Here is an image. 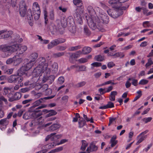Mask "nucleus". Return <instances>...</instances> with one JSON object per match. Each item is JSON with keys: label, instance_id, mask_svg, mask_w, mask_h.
<instances>
[{"label": "nucleus", "instance_id": "f257e3e1", "mask_svg": "<svg viewBox=\"0 0 153 153\" xmlns=\"http://www.w3.org/2000/svg\"><path fill=\"white\" fill-rule=\"evenodd\" d=\"M27 49L26 46H22L18 44L8 45H0V51L7 53V56H9L12 53L17 52L16 53L18 55L22 54Z\"/></svg>", "mask_w": 153, "mask_h": 153}, {"label": "nucleus", "instance_id": "f03ea898", "mask_svg": "<svg viewBox=\"0 0 153 153\" xmlns=\"http://www.w3.org/2000/svg\"><path fill=\"white\" fill-rule=\"evenodd\" d=\"M45 62L46 60L44 57H41L38 58L36 61L38 65L33 71V73L34 75L38 76L44 72L47 74L50 73L51 70L48 68V64Z\"/></svg>", "mask_w": 153, "mask_h": 153}, {"label": "nucleus", "instance_id": "7ed1b4c3", "mask_svg": "<svg viewBox=\"0 0 153 153\" xmlns=\"http://www.w3.org/2000/svg\"><path fill=\"white\" fill-rule=\"evenodd\" d=\"M105 20L104 18H101L100 19L99 17L94 18H90L87 20L88 24L89 27L93 30H95L97 28L99 30H100L101 28H99L98 25H96L97 23L98 24L101 22L103 23L105 22Z\"/></svg>", "mask_w": 153, "mask_h": 153}, {"label": "nucleus", "instance_id": "20e7f679", "mask_svg": "<svg viewBox=\"0 0 153 153\" xmlns=\"http://www.w3.org/2000/svg\"><path fill=\"white\" fill-rule=\"evenodd\" d=\"M68 140L65 139L61 140L60 142L57 143H55L54 142H53L51 143L48 144L46 145L43 146L42 148V150L40 152L41 153H45L47 152L48 150L45 148H48V149H51L53 147L56 146V145H58L60 144H62L67 142Z\"/></svg>", "mask_w": 153, "mask_h": 153}, {"label": "nucleus", "instance_id": "39448f33", "mask_svg": "<svg viewBox=\"0 0 153 153\" xmlns=\"http://www.w3.org/2000/svg\"><path fill=\"white\" fill-rule=\"evenodd\" d=\"M33 12L34 19L38 20L40 16L41 11L39 6L37 2H34L33 4Z\"/></svg>", "mask_w": 153, "mask_h": 153}, {"label": "nucleus", "instance_id": "423d86ee", "mask_svg": "<svg viewBox=\"0 0 153 153\" xmlns=\"http://www.w3.org/2000/svg\"><path fill=\"white\" fill-rule=\"evenodd\" d=\"M27 9L25 2L23 1H21L20 3L19 9L20 14L21 16H25L26 13Z\"/></svg>", "mask_w": 153, "mask_h": 153}, {"label": "nucleus", "instance_id": "0eeeda50", "mask_svg": "<svg viewBox=\"0 0 153 153\" xmlns=\"http://www.w3.org/2000/svg\"><path fill=\"white\" fill-rule=\"evenodd\" d=\"M13 33L12 31H7V30H0V39H5L9 37Z\"/></svg>", "mask_w": 153, "mask_h": 153}, {"label": "nucleus", "instance_id": "6e6552de", "mask_svg": "<svg viewBox=\"0 0 153 153\" xmlns=\"http://www.w3.org/2000/svg\"><path fill=\"white\" fill-rule=\"evenodd\" d=\"M98 149V147L96 146L93 142L90 143L89 146L86 149V151L88 153L95 152Z\"/></svg>", "mask_w": 153, "mask_h": 153}, {"label": "nucleus", "instance_id": "1a4fd4ad", "mask_svg": "<svg viewBox=\"0 0 153 153\" xmlns=\"http://www.w3.org/2000/svg\"><path fill=\"white\" fill-rule=\"evenodd\" d=\"M11 95V94H9L8 95L9 97V100L11 102L19 100L21 97V94L19 92L15 93L13 97H10Z\"/></svg>", "mask_w": 153, "mask_h": 153}, {"label": "nucleus", "instance_id": "9d476101", "mask_svg": "<svg viewBox=\"0 0 153 153\" xmlns=\"http://www.w3.org/2000/svg\"><path fill=\"white\" fill-rule=\"evenodd\" d=\"M123 13V12L121 10H114L111 12V13L110 14V16L114 18H116Z\"/></svg>", "mask_w": 153, "mask_h": 153}, {"label": "nucleus", "instance_id": "9b49d317", "mask_svg": "<svg viewBox=\"0 0 153 153\" xmlns=\"http://www.w3.org/2000/svg\"><path fill=\"white\" fill-rule=\"evenodd\" d=\"M20 36L19 35L16 34H13L11 36V40L13 43L15 42H21L22 41V38H19Z\"/></svg>", "mask_w": 153, "mask_h": 153}, {"label": "nucleus", "instance_id": "f8f14e48", "mask_svg": "<svg viewBox=\"0 0 153 153\" xmlns=\"http://www.w3.org/2000/svg\"><path fill=\"white\" fill-rule=\"evenodd\" d=\"M33 65V62L30 61L27 63L25 65L22 67L21 70L25 71H28L32 68Z\"/></svg>", "mask_w": 153, "mask_h": 153}, {"label": "nucleus", "instance_id": "ddd939ff", "mask_svg": "<svg viewBox=\"0 0 153 153\" xmlns=\"http://www.w3.org/2000/svg\"><path fill=\"white\" fill-rule=\"evenodd\" d=\"M27 19L28 22L31 26L33 25V17L32 14L30 10H28L27 11Z\"/></svg>", "mask_w": 153, "mask_h": 153}, {"label": "nucleus", "instance_id": "4468645a", "mask_svg": "<svg viewBox=\"0 0 153 153\" xmlns=\"http://www.w3.org/2000/svg\"><path fill=\"white\" fill-rule=\"evenodd\" d=\"M38 54L37 53L33 52L30 54L29 56L30 61L33 62H34L38 57Z\"/></svg>", "mask_w": 153, "mask_h": 153}, {"label": "nucleus", "instance_id": "2eb2a0df", "mask_svg": "<svg viewBox=\"0 0 153 153\" xmlns=\"http://www.w3.org/2000/svg\"><path fill=\"white\" fill-rule=\"evenodd\" d=\"M42 114V113L40 110L35 111L32 113L33 117L34 118H37Z\"/></svg>", "mask_w": 153, "mask_h": 153}, {"label": "nucleus", "instance_id": "dca6fc26", "mask_svg": "<svg viewBox=\"0 0 153 153\" xmlns=\"http://www.w3.org/2000/svg\"><path fill=\"white\" fill-rule=\"evenodd\" d=\"M56 134L55 133H52L51 134L48 135L45 138L46 141L48 140L49 139L51 140H53V138L55 137H57L59 138L61 136V135H58L57 136H54Z\"/></svg>", "mask_w": 153, "mask_h": 153}, {"label": "nucleus", "instance_id": "f3484780", "mask_svg": "<svg viewBox=\"0 0 153 153\" xmlns=\"http://www.w3.org/2000/svg\"><path fill=\"white\" fill-rule=\"evenodd\" d=\"M16 77L17 75H13L10 76L8 79V82L10 83H16V79L17 78Z\"/></svg>", "mask_w": 153, "mask_h": 153}, {"label": "nucleus", "instance_id": "a211bd4d", "mask_svg": "<svg viewBox=\"0 0 153 153\" xmlns=\"http://www.w3.org/2000/svg\"><path fill=\"white\" fill-rule=\"evenodd\" d=\"M65 41V39H56L53 40L51 42L54 46H55L59 44L63 43Z\"/></svg>", "mask_w": 153, "mask_h": 153}, {"label": "nucleus", "instance_id": "6ab92c4d", "mask_svg": "<svg viewBox=\"0 0 153 153\" xmlns=\"http://www.w3.org/2000/svg\"><path fill=\"white\" fill-rule=\"evenodd\" d=\"M108 3L113 7H118L117 6L119 4L118 1H117L116 0H110L108 1Z\"/></svg>", "mask_w": 153, "mask_h": 153}, {"label": "nucleus", "instance_id": "aec40b11", "mask_svg": "<svg viewBox=\"0 0 153 153\" xmlns=\"http://www.w3.org/2000/svg\"><path fill=\"white\" fill-rule=\"evenodd\" d=\"M82 54L81 51H78L75 53H72L71 56V59H76L79 57L80 55Z\"/></svg>", "mask_w": 153, "mask_h": 153}, {"label": "nucleus", "instance_id": "412c9836", "mask_svg": "<svg viewBox=\"0 0 153 153\" xmlns=\"http://www.w3.org/2000/svg\"><path fill=\"white\" fill-rule=\"evenodd\" d=\"M147 137V136H144L141 135L140 136V134L138 136L137 138H138V140L136 144L138 145L140 143H141L143 141L145 140Z\"/></svg>", "mask_w": 153, "mask_h": 153}, {"label": "nucleus", "instance_id": "4be33fe9", "mask_svg": "<svg viewBox=\"0 0 153 153\" xmlns=\"http://www.w3.org/2000/svg\"><path fill=\"white\" fill-rule=\"evenodd\" d=\"M91 51V48L89 47H85L82 50V53L84 54H87L89 53Z\"/></svg>", "mask_w": 153, "mask_h": 153}, {"label": "nucleus", "instance_id": "5701e85b", "mask_svg": "<svg viewBox=\"0 0 153 153\" xmlns=\"http://www.w3.org/2000/svg\"><path fill=\"white\" fill-rule=\"evenodd\" d=\"M82 145L80 149L81 150L84 151L88 146V143L85 140H82Z\"/></svg>", "mask_w": 153, "mask_h": 153}, {"label": "nucleus", "instance_id": "b1692460", "mask_svg": "<svg viewBox=\"0 0 153 153\" xmlns=\"http://www.w3.org/2000/svg\"><path fill=\"white\" fill-rule=\"evenodd\" d=\"M9 121L7 118H4L0 120V125L5 127L8 124Z\"/></svg>", "mask_w": 153, "mask_h": 153}, {"label": "nucleus", "instance_id": "393cba45", "mask_svg": "<svg viewBox=\"0 0 153 153\" xmlns=\"http://www.w3.org/2000/svg\"><path fill=\"white\" fill-rule=\"evenodd\" d=\"M60 127V125L58 124H54L49 127V130L50 131H54L59 128Z\"/></svg>", "mask_w": 153, "mask_h": 153}, {"label": "nucleus", "instance_id": "a878e982", "mask_svg": "<svg viewBox=\"0 0 153 153\" xmlns=\"http://www.w3.org/2000/svg\"><path fill=\"white\" fill-rule=\"evenodd\" d=\"M73 2L74 4L79 7L82 6V3L81 0H74Z\"/></svg>", "mask_w": 153, "mask_h": 153}, {"label": "nucleus", "instance_id": "bb28decb", "mask_svg": "<svg viewBox=\"0 0 153 153\" xmlns=\"http://www.w3.org/2000/svg\"><path fill=\"white\" fill-rule=\"evenodd\" d=\"M79 127L81 128L83 127L85 123V122L83 118H81L79 119L78 122Z\"/></svg>", "mask_w": 153, "mask_h": 153}, {"label": "nucleus", "instance_id": "cd10ccee", "mask_svg": "<svg viewBox=\"0 0 153 153\" xmlns=\"http://www.w3.org/2000/svg\"><path fill=\"white\" fill-rule=\"evenodd\" d=\"M31 117L30 112L29 111L25 112L23 116V118L25 120H27Z\"/></svg>", "mask_w": 153, "mask_h": 153}, {"label": "nucleus", "instance_id": "c85d7f7f", "mask_svg": "<svg viewBox=\"0 0 153 153\" xmlns=\"http://www.w3.org/2000/svg\"><path fill=\"white\" fill-rule=\"evenodd\" d=\"M22 59L21 58H19L16 59V57L15 56L14 60V65H17L20 64L22 61Z\"/></svg>", "mask_w": 153, "mask_h": 153}, {"label": "nucleus", "instance_id": "c756f323", "mask_svg": "<svg viewBox=\"0 0 153 153\" xmlns=\"http://www.w3.org/2000/svg\"><path fill=\"white\" fill-rule=\"evenodd\" d=\"M43 99L42 98L40 99H39L35 101L33 103V105H34L35 107L39 106L40 104L42 102V101Z\"/></svg>", "mask_w": 153, "mask_h": 153}, {"label": "nucleus", "instance_id": "7c9ffc66", "mask_svg": "<svg viewBox=\"0 0 153 153\" xmlns=\"http://www.w3.org/2000/svg\"><path fill=\"white\" fill-rule=\"evenodd\" d=\"M79 10V9L78 8L76 10V12L74 14V16H75L76 17H79L80 18V19H81V18L80 17V14L83 13V10H80V11L78 12V11Z\"/></svg>", "mask_w": 153, "mask_h": 153}, {"label": "nucleus", "instance_id": "2f4dec72", "mask_svg": "<svg viewBox=\"0 0 153 153\" xmlns=\"http://www.w3.org/2000/svg\"><path fill=\"white\" fill-rule=\"evenodd\" d=\"M51 70L53 71H57L58 69V65L56 63H53L51 65Z\"/></svg>", "mask_w": 153, "mask_h": 153}, {"label": "nucleus", "instance_id": "473e14b6", "mask_svg": "<svg viewBox=\"0 0 153 153\" xmlns=\"http://www.w3.org/2000/svg\"><path fill=\"white\" fill-rule=\"evenodd\" d=\"M94 59L97 61H102L104 59V57L100 55H98L95 56Z\"/></svg>", "mask_w": 153, "mask_h": 153}, {"label": "nucleus", "instance_id": "72a5a7b5", "mask_svg": "<svg viewBox=\"0 0 153 153\" xmlns=\"http://www.w3.org/2000/svg\"><path fill=\"white\" fill-rule=\"evenodd\" d=\"M86 82L85 81H83L78 83L76 86L77 88H80L84 86L86 84Z\"/></svg>", "mask_w": 153, "mask_h": 153}, {"label": "nucleus", "instance_id": "f704fd0d", "mask_svg": "<svg viewBox=\"0 0 153 153\" xmlns=\"http://www.w3.org/2000/svg\"><path fill=\"white\" fill-rule=\"evenodd\" d=\"M63 149V147H60L56 149H53L51 151L49 152L48 153H53L56 152H59Z\"/></svg>", "mask_w": 153, "mask_h": 153}, {"label": "nucleus", "instance_id": "c9c22d12", "mask_svg": "<svg viewBox=\"0 0 153 153\" xmlns=\"http://www.w3.org/2000/svg\"><path fill=\"white\" fill-rule=\"evenodd\" d=\"M81 48V46L80 45H78L71 47L69 48V50L70 51H72L77 50Z\"/></svg>", "mask_w": 153, "mask_h": 153}, {"label": "nucleus", "instance_id": "e433bc0d", "mask_svg": "<svg viewBox=\"0 0 153 153\" xmlns=\"http://www.w3.org/2000/svg\"><path fill=\"white\" fill-rule=\"evenodd\" d=\"M55 78V77L54 76L51 75L48 76V82L50 84H51L53 82Z\"/></svg>", "mask_w": 153, "mask_h": 153}, {"label": "nucleus", "instance_id": "4c0bfd02", "mask_svg": "<svg viewBox=\"0 0 153 153\" xmlns=\"http://www.w3.org/2000/svg\"><path fill=\"white\" fill-rule=\"evenodd\" d=\"M64 52H58L53 53V56L54 57L57 58L62 56L64 55Z\"/></svg>", "mask_w": 153, "mask_h": 153}, {"label": "nucleus", "instance_id": "58836bf2", "mask_svg": "<svg viewBox=\"0 0 153 153\" xmlns=\"http://www.w3.org/2000/svg\"><path fill=\"white\" fill-rule=\"evenodd\" d=\"M153 64V62L151 58H149L147 62L145 65L146 68H147L149 66Z\"/></svg>", "mask_w": 153, "mask_h": 153}, {"label": "nucleus", "instance_id": "ea45409f", "mask_svg": "<svg viewBox=\"0 0 153 153\" xmlns=\"http://www.w3.org/2000/svg\"><path fill=\"white\" fill-rule=\"evenodd\" d=\"M116 56V58L120 57V58H123L125 56L124 54L121 52H118L116 53L115 55Z\"/></svg>", "mask_w": 153, "mask_h": 153}, {"label": "nucleus", "instance_id": "a19ab883", "mask_svg": "<svg viewBox=\"0 0 153 153\" xmlns=\"http://www.w3.org/2000/svg\"><path fill=\"white\" fill-rule=\"evenodd\" d=\"M149 82V81L145 79L141 80L139 82V84L141 85H145L147 84Z\"/></svg>", "mask_w": 153, "mask_h": 153}, {"label": "nucleus", "instance_id": "79ce46f5", "mask_svg": "<svg viewBox=\"0 0 153 153\" xmlns=\"http://www.w3.org/2000/svg\"><path fill=\"white\" fill-rule=\"evenodd\" d=\"M17 78L16 79V82H17L18 83H20L23 80V78L22 76L17 75Z\"/></svg>", "mask_w": 153, "mask_h": 153}, {"label": "nucleus", "instance_id": "37998d69", "mask_svg": "<svg viewBox=\"0 0 153 153\" xmlns=\"http://www.w3.org/2000/svg\"><path fill=\"white\" fill-rule=\"evenodd\" d=\"M84 33L86 35H89L91 34L90 31L87 26H85L84 27Z\"/></svg>", "mask_w": 153, "mask_h": 153}, {"label": "nucleus", "instance_id": "c03bdc74", "mask_svg": "<svg viewBox=\"0 0 153 153\" xmlns=\"http://www.w3.org/2000/svg\"><path fill=\"white\" fill-rule=\"evenodd\" d=\"M15 56L12 58H10L7 59L6 61V63L7 64H10L12 63H14V60Z\"/></svg>", "mask_w": 153, "mask_h": 153}, {"label": "nucleus", "instance_id": "a18cd8bd", "mask_svg": "<svg viewBox=\"0 0 153 153\" xmlns=\"http://www.w3.org/2000/svg\"><path fill=\"white\" fill-rule=\"evenodd\" d=\"M91 65L93 66V67H98L101 66L102 64L100 62H94L92 63Z\"/></svg>", "mask_w": 153, "mask_h": 153}, {"label": "nucleus", "instance_id": "49530a36", "mask_svg": "<svg viewBox=\"0 0 153 153\" xmlns=\"http://www.w3.org/2000/svg\"><path fill=\"white\" fill-rule=\"evenodd\" d=\"M49 113L47 115L48 117L57 114V112L54 110H51L50 111H49Z\"/></svg>", "mask_w": 153, "mask_h": 153}, {"label": "nucleus", "instance_id": "de8ad7c7", "mask_svg": "<svg viewBox=\"0 0 153 153\" xmlns=\"http://www.w3.org/2000/svg\"><path fill=\"white\" fill-rule=\"evenodd\" d=\"M78 67L79 68V71H84L86 70V67L85 65L78 66Z\"/></svg>", "mask_w": 153, "mask_h": 153}, {"label": "nucleus", "instance_id": "09e8293b", "mask_svg": "<svg viewBox=\"0 0 153 153\" xmlns=\"http://www.w3.org/2000/svg\"><path fill=\"white\" fill-rule=\"evenodd\" d=\"M152 118L151 117H149L148 118L143 119L142 120L145 123H147L148 122H150L152 120Z\"/></svg>", "mask_w": 153, "mask_h": 153}, {"label": "nucleus", "instance_id": "8fccbe9b", "mask_svg": "<svg viewBox=\"0 0 153 153\" xmlns=\"http://www.w3.org/2000/svg\"><path fill=\"white\" fill-rule=\"evenodd\" d=\"M65 79L62 76L59 77L58 79V82L60 84H62L64 82Z\"/></svg>", "mask_w": 153, "mask_h": 153}, {"label": "nucleus", "instance_id": "3c124183", "mask_svg": "<svg viewBox=\"0 0 153 153\" xmlns=\"http://www.w3.org/2000/svg\"><path fill=\"white\" fill-rule=\"evenodd\" d=\"M78 61L81 63H84L87 62V59L86 58H81L78 60Z\"/></svg>", "mask_w": 153, "mask_h": 153}, {"label": "nucleus", "instance_id": "603ef678", "mask_svg": "<svg viewBox=\"0 0 153 153\" xmlns=\"http://www.w3.org/2000/svg\"><path fill=\"white\" fill-rule=\"evenodd\" d=\"M49 18L51 20H53L54 19V12L51 11L50 12L49 14Z\"/></svg>", "mask_w": 153, "mask_h": 153}, {"label": "nucleus", "instance_id": "864d4df0", "mask_svg": "<svg viewBox=\"0 0 153 153\" xmlns=\"http://www.w3.org/2000/svg\"><path fill=\"white\" fill-rule=\"evenodd\" d=\"M108 108H112L114 107V104L111 102H109L106 105Z\"/></svg>", "mask_w": 153, "mask_h": 153}, {"label": "nucleus", "instance_id": "5fc2aeb1", "mask_svg": "<svg viewBox=\"0 0 153 153\" xmlns=\"http://www.w3.org/2000/svg\"><path fill=\"white\" fill-rule=\"evenodd\" d=\"M35 108L36 107L34 106L33 105L32 106H31L29 108L28 111H29L30 112H33V113L35 111H36L35 110H36V108Z\"/></svg>", "mask_w": 153, "mask_h": 153}, {"label": "nucleus", "instance_id": "6e6d98bb", "mask_svg": "<svg viewBox=\"0 0 153 153\" xmlns=\"http://www.w3.org/2000/svg\"><path fill=\"white\" fill-rule=\"evenodd\" d=\"M116 119V118H112L110 117L109 118V123L108 124V126H110L112 123Z\"/></svg>", "mask_w": 153, "mask_h": 153}, {"label": "nucleus", "instance_id": "4d7b16f0", "mask_svg": "<svg viewBox=\"0 0 153 153\" xmlns=\"http://www.w3.org/2000/svg\"><path fill=\"white\" fill-rule=\"evenodd\" d=\"M116 53H114V52H110L108 53V56H113V58H116V56L115 55Z\"/></svg>", "mask_w": 153, "mask_h": 153}, {"label": "nucleus", "instance_id": "13d9d810", "mask_svg": "<svg viewBox=\"0 0 153 153\" xmlns=\"http://www.w3.org/2000/svg\"><path fill=\"white\" fill-rule=\"evenodd\" d=\"M115 64L113 62H111L108 63L107 66L109 68H111L115 65Z\"/></svg>", "mask_w": 153, "mask_h": 153}, {"label": "nucleus", "instance_id": "bf43d9fd", "mask_svg": "<svg viewBox=\"0 0 153 153\" xmlns=\"http://www.w3.org/2000/svg\"><path fill=\"white\" fill-rule=\"evenodd\" d=\"M138 81L137 79H132V84L134 86H137V85Z\"/></svg>", "mask_w": 153, "mask_h": 153}, {"label": "nucleus", "instance_id": "052dcab7", "mask_svg": "<svg viewBox=\"0 0 153 153\" xmlns=\"http://www.w3.org/2000/svg\"><path fill=\"white\" fill-rule=\"evenodd\" d=\"M101 75V73L100 72L96 73H95L94 76H95V78H99Z\"/></svg>", "mask_w": 153, "mask_h": 153}, {"label": "nucleus", "instance_id": "680f3d73", "mask_svg": "<svg viewBox=\"0 0 153 153\" xmlns=\"http://www.w3.org/2000/svg\"><path fill=\"white\" fill-rule=\"evenodd\" d=\"M149 22L146 21L143 23V26L145 27H149Z\"/></svg>", "mask_w": 153, "mask_h": 153}, {"label": "nucleus", "instance_id": "e2e57ef3", "mask_svg": "<svg viewBox=\"0 0 153 153\" xmlns=\"http://www.w3.org/2000/svg\"><path fill=\"white\" fill-rule=\"evenodd\" d=\"M32 100L31 99L25 100L22 101V103L23 104H25L30 102Z\"/></svg>", "mask_w": 153, "mask_h": 153}, {"label": "nucleus", "instance_id": "0e129e2a", "mask_svg": "<svg viewBox=\"0 0 153 153\" xmlns=\"http://www.w3.org/2000/svg\"><path fill=\"white\" fill-rule=\"evenodd\" d=\"M142 10H143V13L146 15L148 11V10L147 8L143 7H142Z\"/></svg>", "mask_w": 153, "mask_h": 153}, {"label": "nucleus", "instance_id": "69168bd1", "mask_svg": "<svg viewBox=\"0 0 153 153\" xmlns=\"http://www.w3.org/2000/svg\"><path fill=\"white\" fill-rule=\"evenodd\" d=\"M47 106V105H45V104H43V105H42L40 106H39L37 108H36V110H38V109H41L43 108H45Z\"/></svg>", "mask_w": 153, "mask_h": 153}, {"label": "nucleus", "instance_id": "338daca9", "mask_svg": "<svg viewBox=\"0 0 153 153\" xmlns=\"http://www.w3.org/2000/svg\"><path fill=\"white\" fill-rule=\"evenodd\" d=\"M131 85V83L128 81H127L125 85L127 88H129Z\"/></svg>", "mask_w": 153, "mask_h": 153}, {"label": "nucleus", "instance_id": "774afa93", "mask_svg": "<svg viewBox=\"0 0 153 153\" xmlns=\"http://www.w3.org/2000/svg\"><path fill=\"white\" fill-rule=\"evenodd\" d=\"M47 81L48 82V76H44L42 79V82L43 83H45Z\"/></svg>", "mask_w": 153, "mask_h": 153}]
</instances>
